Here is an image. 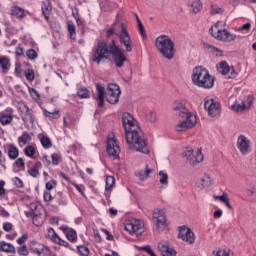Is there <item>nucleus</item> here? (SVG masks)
<instances>
[{
	"label": "nucleus",
	"instance_id": "obj_41",
	"mask_svg": "<svg viewBox=\"0 0 256 256\" xmlns=\"http://www.w3.org/2000/svg\"><path fill=\"white\" fill-rule=\"evenodd\" d=\"M115 185V177L107 176L106 177V191H111Z\"/></svg>",
	"mask_w": 256,
	"mask_h": 256
},
{
	"label": "nucleus",
	"instance_id": "obj_7",
	"mask_svg": "<svg viewBox=\"0 0 256 256\" xmlns=\"http://www.w3.org/2000/svg\"><path fill=\"white\" fill-rule=\"evenodd\" d=\"M209 31L212 37L218 39V41H235L237 39V36L229 33L227 29H219V24H214Z\"/></svg>",
	"mask_w": 256,
	"mask_h": 256
},
{
	"label": "nucleus",
	"instance_id": "obj_11",
	"mask_svg": "<svg viewBox=\"0 0 256 256\" xmlns=\"http://www.w3.org/2000/svg\"><path fill=\"white\" fill-rule=\"evenodd\" d=\"M152 217L156 220V226L159 233L167 231V217L165 216V211L155 209L153 211Z\"/></svg>",
	"mask_w": 256,
	"mask_h": 256
},
{
	"label": "nucleus",
	"instance_id": "obj_49",
	"mask_svg": "<svg viewBox=\"0 0 256 256\" xmlns=\"http://www.w3.org/2000/svg\"><path fill=\"white\" fill-rule=\"evenodd\" d=\"M68 31L70 33V37L71 39H75V24H73V22H68Z\"/></svg>",
	"mask_w": 256,
	"mask_h": 256
},
{
	"label": "nucleus",
	"instance_id": "obj_24",
	"mask_svg": "<svg viewBox=\"0 0 256 256\" xmlns=\"http://www.w3.org/2000/svg\"><path fill=\"white\" fill-rule=\"evenodd\" d=\"M32 223L36 227H41L45 223V214L43 212H40L39 214H33L32 216Z\"/></svg>",
	"mask_w": 256,
	"mask_h": 256
},
{
	"label": "nucleus",
	"instance_id": "obj_31",
	"mask_svg": "<svg viewBox=\"0 0 256 256\" xmlns=\"http://www.w3.org/2000/svg\"><path fill=\"white\" fill-rule=\"evenodd\" d=\"M0 251H3L4 253H13V251H15V246H13L11 243L1 241Z\"/></svg>",
	"mask_w": 256,
	"mask_h": 256
},
{
	"label": "nucleus",
	"instance_id": "obj_5",
	"mask_svg": "<svg viewBox=\"0 0 256 256\" xmlns=\"http://www.w3.org/2000/svg\"><path fill=\"white\" fill-rule=\"evenodd\" d=\"M156 49L161 53L164 59L171 61L175 57V42L167 36L161 35L155 39Z\"/></svg>",
	"mask_w": 256,
	"mask_h": 256
},
{
	"label": "nucleus",
	"instance_id": "obj_25",
	"mask_svg": "<svg viewBox=\"0 0 256 256\" xmlns=\"http://www.w3.org/2000/svg\"><path fill=\"white\" fill-rule=\"evenodd\" d=\"M188 5L195 14L203 10V3H201V0H189Z\"/></svg>",
	"mask_w": 256,
	"mask_h": 256
},
{
	"label": "nucleus",
	"instance_id": "obj_60",
	"mask_svg": "<svg viewBox=\"0 0 256 256\" xmlns=\"http://www.w3.org/2000/svg\"><path fill=\"white\" fill-rule=\"evenodd\" d=\"M136 177H138L140 181H145V179H147V176L144 171L136 172Z\"/></svg>",
	"mask_w": 256,
	"mask_h": 256
},
{
	"label": "nucleus",
	"instance_id": "obj_54",
	"mask_svg": "<svg viewBox=\"0 0 256 256\" xmlns=\"http://www.w3.org/2000/svg\"><path fill=\"white\" fill-rule=\"evenodd\" d=\"M51 159H52V164L57 165L61 161V156L57 153H54L52 154Z\"/></svg>",
	"mask_w": 256,
	"mask_h": 256
},
{
	"label": "nucleus",
	"instance_id": "obj_6",
	"mask_svg": "<svg viewBox=\"0 0 256 256\" xmlns=\"http://www.w3.org/2000/svg\"><path fill=\"white\" fill-rule=\"evenodd\" d=\"M124 229L128 231L130 235L141 237L145 233V222L131 218L124 225Z\"/></svg>",
	"mask_w": 256,
	"mask_h": 256
},
{
	"label": "nucleus",
	"instance_id": "obj_27",
	"mask_svg": "<svg viewBox=\"0 0 256 256\" xmlns=\"http://www.w3.org/2000/svg\"><path fill=\"white\" fill-rule=\"evenodd\" d=\"M27 143H31V135L28 132H23L20 137H18V145L19 147H23L27 145Z\"/></svg>",
	"mask_w": 256,
	"mask_h": 256
},
{
	"label": "nucleus",
	"instance_id": "obj_1",
	"mask_svg": "<svg viewBox=\"0 0 256 256\" xmlns=\"http://www.w3.org/2000/svg\"><path fill=\"white\" fill-rule=\"evenodd\" d=\"M122 125L125 130V137L128 143L129 149L149 155V143L145 137V133L142 132L141 128L137 126V121L129 112L122 114Z\"/></svg>",
	"mask_w": 256,
	"mask_h": 256
},
{
	"label": "nucleus",
	"instance_id": "obj_44",
	"mask_svg": "<svg viewBox=\"0 0 256 256\" xmlns=\"http://www.w3.org/2000/svg\"><path fill=\"white\" fill-rule=\"evenodd\" d=\"M35 153H36V150L33 146H27L25 149H24V154L26 157H34L35 156Z\"/></svg>",
	"mask_w": 256,
	"mask_h": 256
},
{
	"label": "nucleus",
	"instance_id": "obj_59",
	"mask_svg": "<svg viewBox=\"0 0 256 256\" xmlns=\"http://www.w3.org/2000/svg\"><path fill=\"white\" fill-rule=\"evenodd\" d=\"M15 165L16 167H18L19 169L25 167V161L23 160V158H18L16 161H15Z\"/></svg>",
	"mask_w": 256,
	"mask_h": 256
},
{
	"label": "nucleus",
	"instance_id": "obj_17",
	"mask_svg": "<svg viewBox=\"0 0 256 256\" xmlns=\"http://www.w3.org/2000/svg\"><path fill=\"white\" fill-rule=\"evenodd\" d=\"M237 146L242 155H247L251 151V141L245 135H240L238 138Z\"/></svg>",
	"mask_w": 256,
	"mask_h": 256
},
{
	"label": "nucleus",
	"instance_id": "obj_43",
	"mask_svg": "<svg viewBox=\"0 0 256 256\" xmlns=\"http://www.w3.org/2000/svg\"><path fill=\"white\" fill-rule=\"evenodd\" d=\"M40 143H41L42 147H44V149H49L52 145L51 139L47 136H43L40 139Z\"/></svg>",
	"mask_w": 256,
	"mask_h": 256
},
{
	"label": "nucleus",
	"instance_id": "obj_37",
	"mask_svg": "<svg viewBox=\"0 0 256 256\" xmlns=\"http://www.w3.org/2000/svg\"><path fill=\"white\" fill-rule=\"evenodd\" d=\"M136 21L138 23V29L140 32V35H142L143 39H147V32L145 31V26H143V22H141V19H139V16L136 15Z\"/></svg>",
	"mask_w": 256,
	"mask_h": 256
},
{
	"label": "nucleus",
	"instance_id": "obj_19",
	"mask_svg": "<svg viewBox=\"0 0 256 256\" xmlns=\"http://www.w3.org/2000/svg\"><path fill=\"white\" fill-rule=\"evenodd\" d=\"M158 249L163 256H175L177 251L169 247V244H164L163 242L158 243Z\"/></svg>",
	"mask_w": 256,
	"mask_h": 256
},
{
	"label": "nucleus",
	"instance_id": "obj_47",
	"mask_svg": "<svg viewBox=\"0 0 256 256\" xmlns=\"http://www.w3.org/2000/svg\"><path fill=\"white\" fill-rule=\"evenodd\" d=\"M147 121H150V123H155L157 121V114L153 111L148 112L146 115Z\"/></svg>",
	"mask_w": 256,
	"mask_h": 256
},
{
	"label": "nucleus",
	"instance_id": "obj_2",
	"mask_svg": "<svg viewBox=\"0 0 256 256\" xmlns=\"http://www.w3.org/2000/svg\"><path fill=\"white\" fill-rule=\"evenodd\" d=\"M111 57L113 58L116 67H123V64L127 61V57H125L123 51L118 48L115 40H113L111 44H108L105 41H99L93 46L91 51L92 63L101 65L102 61H109Z\"/></svg>",
	"mask_w": 256,
	"mask_h": 256
},
{
	"label": "nucleus",
	"instance_id": "obj_16",
	"mask_svg": "<svg viewBox=\"0 0 256 256\" xmlns=\"http://www.w3.org/2000/svg\"><path fill=\"white\" fill-rule=\"evenodd\" d=\"M178 238L182 239V241H185L189 245H193L195 243V233L188 227H180Z\"/></svg>",
	"mask_w": 256,
	"mask_h": 256
},
{
	"label": "nucleus",
	"instance_id": "obj_20",
	"mask_svg": "<svg viewBox=\"0 0 256 256\" xmlns=\"http://www.w3.org/2000/svg\"><path fill=\"white\" fill-rule=\"evenodd\" d=\"M45 209L37 202H32L30 204V211L26 212V217H33V215H37L39 213H44Z\"/></svg>",
	"mask_w": 256,
	"mask_h": 256
},
{
	"label": "nucleus",
	"instance_id": "obj_18",
	"mask_svg": "<svg viewBox=\"0 0 256 256\" xmlns=\"http://www.w3.org/2000/svg\"><path fill=\"white\" fill-rule=\"evenodd\" d=\"M21 119L25 123L35 122V118L33 117V111L29 109V106H27V104H22Z\"/></svg>",
	"mask_w": 256,
	"mask_h": 256
},
{
	"label": "nucleus",
	"instance_id": "obj_35",
	"mask_svg": "<svg viewBox=\"0 0 256 256\" xmlns=\"http://www.w3.org/2000/svg\"><path fill=\"white\" fill-rule=\"evenodd\" d=\"M214 197H215V199H218L219 201L224 203L226 205V207H228V209H233V206H231V203L229 202V197H228L227 193H224L221 196H214Z\"/></svg>",
	"mask_w": 256,
	"mask_h": 256
},
{
	"label": "nucleus",
	"instance_id": "obj_42",
	"mask_svg": "<svg viewBox=\"0 0 256 256\" xmlns=\"http://www.w3.org/2000/svg\"><path fill=\"white\" fill-rule=\"evenodd\" d=\"M78 97L80 99H89V90L87 88H80L77 92Z\"/></svg>",
	"mask_w": 256,
	"mask_h": 256
},
{
	"label": "nucleus",
	"instance_id": "obj_45",
	"mask_svg": "<svg viewBox=\"0 0 256 256\" xmlns=\"http://www.w3.org/2000/svg\"><path fill=\"white\" fill-rule=\"evenodd\" d=\"M26 57L27 59H29L30 61H35V59H37L38 54L37 51L33 50V49H29L26 52Z\"/></svg>",
	"mask_w": 256,
	"mask_h": 256
},
{
	"label": "nucleus",
	"instance_id": "obj_26",
	"mask_svg": "<svg viewBox=\"0 0 256 256\" xmlns=\"http://www.w3.org/2000/svg\"><path fill=\"white\" fill-rule=\"evenodd\" d=\"M7 151L9 159L15 160L19 157V148L13 144H7Z\"/></svg>",
	"mask_w": 256,
	"mask_h": 256
},
{
	"label": "nucleus",
	"instance_id": "obj_38",
	"mask_svg": "<svg viewBox=\"0 0 256 256\" xmlns=\"http://www.w3.org/2000/svg\"><path fill=\"white\" fill-rule=\"evenodd\" d=\"M245 109H247V106L243 101H241V103L236 102L234 105H232V110L237 111L238 113H242V111H245Z\"/></svg>",
	"mask_w": 256,
	"mask_h": 256
},
{
	"label": "nucleus",
	"instance_id": "obj_57",
	"mask_svg": "<svg viewBox=\"0 0 256 256\" xmlns=\"http://www.w3.org/2000/svg\"><path fill=\"white\" fill-rule=\"evenodd\" d=\"M15 54L17 55V57H23V55H24V49L21 47V44H19V45L16 47Z\"/></svg>",
	"mask_w": 256,
	"mask_h": 256
},
{
	"label": "nucleus",
	"instance_id": "obj_14",
	"mask_svg": "<svg viewBox=\"0 0 256 256\" xmlns=\"http://www.w3.org/2000/svg\"><path fill=\"white\" fill-rule=\"evenodd\" d=\"M197 125V116H189V118H185V120L180 121L176 125V131L181 133L183 131H187L189 129H193Z\"/></svg>",
	"mask_w": 256,
	"mask_h": 256
},
{
	"label": "nucleus",
	"instance_id": "obj_12",
	"mask_svg": "<svg viewBox=\"0 0 256 256\" xmlns=\"http://www.w3.org/2000/svg\"><path fill=\"white\" fill-rule=\"evenodd\" d=\"M218 73L226 77V79H235L237 77V72L233 66H229L227 61H221L217 67Z\"/></svg>",
	"mask_w": 256,
	"mask_h": 256
},
{
	"label": "nucleus",
	"instance_id": "obj_34",
	"mask_svg": "<svg viewBox=\"0 0 256 256\" xmlns=\"http://www.w3.org/2000/svg\"><path fill=\"white\" fill-rule=\"evenodd\" d=\"M56 201L58 205H67V195H65L63 192H57L56 194Z\"/></svg>",
	"mask_w": 256,
	"mask_h": 256
},
{
	"label": "nucleus",
	"instance_id": "obj_10",
	"mask_svg": "<svg viewBox=\"0 0 256 256\" xmlns=\"http://www.w3.org/2000/svg\"><path fill=\"white\" fill-rule=\"evenodd\" d=\"M120 43L126 47V53L133 51V40H131V34L127 30V25L121 23V33L119 35Z\"/></svg>",
	"mask_w": 256,
	"mask_h": 256
},
{
	"label": "nucleus",
	"instance_id": "obj_23",
	"mask_svg": "<svg viewBox=\"0 0 256 256\" xmlns=\"http://www.w3.org/2000/svg\"><path fill=\"white\" fill-rule=\"evenodd\" d=\"M51 0H44L42 2V14L46 21H49V15H51Z\"/></svg>",
	"mask_w": 256,
	"mask_h": 256
},
{
	"label": "nucleus",
	"instance_id": "obj_40",
	"mask_svg": "<svg viewBox=\"0 0 256 256\" xmlns=\"http://www.w3.org/2000/svg\"><path fill=\"white\" fill-rule=\"evenodd\" d=\"M160 179V183L161 185H168L169 184V175H167V173L163 172V171H160L158 173Z\"/></svg>",
	"mask_w": 256,
	"mask_h": 256
},
{
	"label": "nucleus",
	"instance_id": "obj_28",
	"mask_svg": "<svg viewBox=\"0 0 256 256\" xmlns=\"http://www.w3.org/2000/svg\"><path fill=\"white\" fill-rule=\"evenodd\" d=\"M13 122V114H7L5 112H0V123L1 125H10Z\"/></svg>",
	"mask_w": 256,
	"mask_h": 256
},
{
	"label": "nucleus",
	"instance_id": "obj_21",
	"mask_svg": "<svg viewBox=\"0 0 256 256\" xmlns=\"http://www.w3.org/2000/svg\"><path fill=\"white\" fill-rule=\"evenodd\" d=\"M198 189H205V187H209L211 185V176L209 174H204L200 179H198L196 183Z\"/></svg>",
	"mask_w": 256,
	"mask_h": 256
},
{
	"label": "nucleus",
	"instance_id": "obj_48",
	"mask_svg": "<svg viewBox=\"0 0 256 256\" xmlns=\"http://www.w3.org/2000/svg\"><path fill=\"white\" fill-rule=\"evenodd\" d=\"M25 77H26L27 81H34L35 80V71H33V69H28L25 72Z\"/></svg>",
	"mask_w": 256,
	"mask_h": 256
},
{
	"label": "nucleus",
	"instance_id": "obj_52",
	"mask_svg": "<svg viewBox=\"0 0 256 256\" xmlns=\"http://www.w3.org/2000/svg\"><path fill=\"white\" fill-rule=\"evenodd\" d=\"M45 187L46 191H51L52 189H55V187H57V182H55V180H50L46 183Z\"/></svg>",
	"mask_w": 256,
	"mask_h": 256
},
{
	"label": "nucleus",
	"instance_id": "obj_46",
	"mask_svg": "<svg viewBox=\"0 0 256 256\" xmlns=\"http://www.w3.org/2000/svg\"><path fill=\"white\" fill-rule=\"evenodd\" d=\"M77 251L80 255L89 256V248L87 246H77Z\"/></svg>",
	"mask_w": 256,
	"mask_h": 256
},
{
	"label": "nucleus",
	"instance_id": "obj_53",
	"mask_svg": "<svg viewBox=\"0 0 256 256\" xmlns=\"http://www.w3.org/2000/svg\"><path fill=\"white\" fill-rule=\"evenodd\" d=\"M43 197H44V201H46L47 203L51 202V200L53 199V195H51L50 190L44 191Z\"/></svg>",
	"mask_w": 256,
	"mask_h": 256
},
{
	"label": "nucleus",
	"instance_id": "obj_56",
	"mask_svg": "<svg viewBox=\"0 0 256 256\" xmlns=\"http://www.w3.org/2000/svg\"><path fill=\"white\" fill-rule=\"evenodd\" d=\"M57 245H62V247H67L68 249H73L71 248V246H69V242L61 239V237L59 238V241H56Z\"/></svg>",
	"mask_w": 256,
	"mask_h": 256
},
{
	"label": "nucleus",
	"instance_id": "obj_36",
	"mask_svg": "<svg viewBox=\"0 0 256 256\" xmlns=\"http://www.w3.org/2000/svg\"><path fill=\"white\" fill-rule=\"evenodd\" d=\"M47 237L49 240H51L53 243H56V241H59V235L55 232V229L49 228L47 232Z\"/></svg>",
	"mask_w": 256,
	"mask_h": 256
},
{
	"label": "nucleus",
	"instance_id": "obj_32",
	"mask_svg": "<svg viewBox=\"0 0 256 256\" xmlns=\"http://www.w3.org/2000/svg\"><path fill=\"white\" fill-rule=\"evenodd\" d=\"M44 117H48V119H59L61 117V114L59 113V110H55L53 112L48 111L47 109L43 110Z\"/></svg>",
	"mask_w": 256,
	"mask_h": 256
},
{
	"label": "nucleus",
	"instance_id": "obj_33",
	"mask_svg": "<svg viewBox=\"0 0 256 256\" xmlns=\"http://www.w3.org/2000/svg\"><path fill=\"white\" fill-rule=\"evenodd\" d=\"M39 167H41V162H37L28 170V174L31 177H39Z\"/></svg>",
	"mask_w": 256,
	"mask_h": 256
},
{
	"label": "nucleus",
	"instance_id": "obj_30",
	"mask_svg": "<svg viewBox=\"0 0 256 256\" xmlns=\"http://www.w3.org/2000/svg\"><path fill=\"white\" fill-rule=\"evenodd\" d=\"M33 253H36V255H44V253L49 252V248L43 244H37L32 248Z\"/></svg>",
	"mask_w": 256,
	"mask_h": 256
},
{
	"label": "nucleus",
	"instance_id": "obj_8",
	"mask_svg": "<svg viewBox=\"0 0 256 256\" xmlns=\"http://www.w3.org/2000/svg\"><path fill=\"white\" fill-rule=\"evenodd\" d=\"M204 108L210 117H219L221 115V102L216 98L206 100L204 102Z\"/></svg>",
	"mask_w": 256,
	"mask_h": 256
},
{
	"label": "nucleus",
	"instance_id": "obj_29",
	"mask_svg": "<svg viewBox=\"0 0 256 256\" xmlns=\"http://www.w3.org/2000/svg\"><path fill=\"white\" fill-rule=\"evenodd\" d=\"M11 15L16 17V19H23V17H25V10L18 6H14L11 10Z\"/></svg>",
	"mask_w": 256,
	"mask_h": 256
},
{
	"label": "nucleus",
	"instance_id": "obj_64",
	"mask_svg": "<svg viewBox=\"0 0 256 256\" xmlns=\"http://www.w3.org/2000/svg\"><path fill=\"white\" fill-rule=\"evenodd\" d=\"M3 229H4V231L9 232V231H11V229H13V224H11V223H4Z\"/></svg>",
	"mask_w": 256,
	"mask_h": 256
},
{
	"label": "nucleus",
	"instance_id": "obj_62",
	"mask_svg": "<svg viewBox=\"0 0 256 256\" xmlns=\"http://www.w3.org/2000/svg\"><path fill=\"white\" fill-rule=\"evenodd\" d=\"M30 95H31L34 99H39V92H37V90H35V88L30 89Z\"/></svg>",
	"mask_w": 256,
	"mask_h": 256
},
{
	"label": "nucleus",
	"instance_id": "obj_15",
	"mask_svg": "<svg viewBox=\"0 0 256 256\" xmlns=\"http://www.w3.org/2000/svg\"><path fill=\"white\" fill-rule=\"evenodd\" d=\"M107 153L109 157L113 159H119V154L121 153V148H119V143L115 138H109L107 141Z\"/></svg>",
	"mask_w": 256,
	"mask_h": 256
},
{
	"label": "nucleus",
	"instance_id": "obj_58",
	"mask_svg": "<svg viewBox=\"0 0 256 256\" xmlns=\"http://www.w3.org/2000/svg\"><path fill=\"white\" fill-rule=\"evenodd\" d=\"M27 239H29V236L27 234H23L20 238L17 239L18 245H23Z\"/></svg>",
	"mask_w": 256,
	"mask_h": 256
},
{
	"label": "nucleus",
	"instance_id": "obj_63",
	"mask_svg": "<svg viewBox=\"0 0 256 256\" xmlns=\"http://www.w3.org/2000/svg\"><path fill=\"white\" fill-rule=\"evenodd\" d=\"M153 171L152 168L149 167V164H146L145 166V171H144V175H146V177L148 178L149 175H151V172Z\"/></svg>",
	"mask_w": 256,
	"mask_h": 256
},
{
	"label": "nucleus",
	"instance_id": "obj_51",
	"mask_svg": "<svg viewBox=\"0 0 256 256\" xmlns=\"http://www.w3.org/2000/svg\"><path fill=\"white\" fill-rule=\"evenodd\" d=\"M17 251H18V254H20V255H23V256L29 255V250L27 249V245H23V246L19 247L17 249Z\"/></svg>",
	"mask_w": 256,
	"mask_h": 256
},
{
	"label": "nucleus",
	"instance_id": "obj_22",
	"mask_svg": "<svg viewBox=\"0 0 256 256\" xmlns=\"http://www.w3.org/2000/svg\"><path fill=\"white\" fill-rule=\"evenodd\" d=\"M0 67L2 73L7 74L9 69H11V60L7 56H0Z\"/></svg>",
	"mask_w": 256,
	"mask_h": 256
},
{
	"label": "nucleus",
	"instance_id": "obj_3",
	"mask_svg": "<svg viewBox=\"0 0 256 256\" xmlns=\"http://www.w3.org/2000/svg\"><path fill=\"white\" fill-rule=\"evenodd\" d=\"M96 93V101H98V107H103V105L105 104V99L111 105L119 103V95H121V89L117 84H108L107 91L105 93V86H102L101 84L97 83Z\"/></svg>",
	"mask_w": 256,
	"mask_h": 256
},
{
	"label": "nucleus",
	"instance_id": "obj_39",
	"mask_svg": "<svg viewBox=\"0 0 256 256\" xmlns=\"http://www.w3.org/2000/svg\"><path fill=\"white\" fill-rule=\"evenodd\" d=\"M66 237H67L68 241L75 243V241H77V232L73 229H69L66 232Z\"/></svg>",
	"mask_w": 256,
	"mask_h": 256
},
{
	"label": "nucleus",
	"instance_id": "obj_50",
	"mask_svg": "<svg viewBox=\"0 0 256 256\" xmlns=\"http://www.w3.org/2000/svg\"><path fill=\"white\" fill-rule=\"evenodd\" d=\"M223 13V9L218 7L217 4L212 5L211 15H219Z\"/></svg>",
	"mask_w": 256,
	"mask_h": 256
},
{
	"label": "nucleus",
	"instance_id": "obj_13",
	"mask_svg": "<svg viewBox=\"0 0 256 256\" xmlns=\"http://www.w3.org/2000/svg\"><path fill=\"white\" fill-rule=\"evenodd\" d=\"M186 161L191 165L192 167H195L198 163H201L203 161V152H201V149H198L196 152H194L192 149L187 150L185 153Z\"/></svg>",
	"mask_w": 256,
	"mask_h": 256
},
{
	"label": "nucleus",
	"instance_id": "obj_55",
	"mask_svg": "<svg viewBox=\"0 0 256 256\" xmlns=\"http://www.w3.org/2000/svg\"><path fill=\"white\" fill-rule=\"evenodd\" d=\"M13 183H14L15 187H17L18 189H22V187H23V180L20 179L19 177H15L13 179Z\"/></svg>",
	"mask_w": 256,
	"mask_h": 256
},
{
	"label": "nucleus",
	"instance_id": "obj_4",
	"mask_svg": "<svg viewBox=\"0 0 256 256\" xmlns=\"http://www.w3.org/2000/svg\"><path fill=\"white\" fill-rule=\"evenodd\" d=\"M192 83L196 85V87L212 89L215 85V78L211 77L208 69L203 68V66H197L192 72Z\"/></svg>",
	"mask_w": 256,
	"mask_h": 256
},
{
	"label": "nucleus",
	"instance_id": "obj_61",
	"mask_svg": "<svg viewBox=\"0 0 256 256\" xmlns=\"http://www.w3.org/2000/svg\"><path fill=\"white\" fill-rule=\"evenodd\" d=\"M216 256H231V254L229 253V250H219L216 253Z\"/></svg>",
	"mask_w": 256,
	"mask_h": 256
},
{
	"label": "nucleus",
	"instance_id": "obj_9",
	"mask_svg": "<svg viewBox=\"0 0 256 256\" xmlns=\"http://www.w3.org/2000/svg\"><path fill=\"white\" fill-rule=\"evenodd\" d=\"M173 113L176 117H180V119H188L189 117H197V115L191 113L185 103L176 100L173 104Z\"/></svg>",
	"mask_w": 256,
	"mask_h": 256
}]
</instances>
